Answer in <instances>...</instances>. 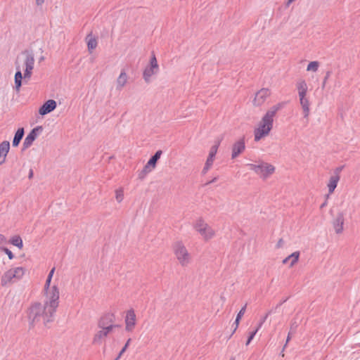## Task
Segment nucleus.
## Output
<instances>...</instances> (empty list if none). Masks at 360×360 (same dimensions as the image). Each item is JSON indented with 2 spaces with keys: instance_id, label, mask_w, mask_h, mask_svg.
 Instances as JSON below:
<instances>
[{
  "instance_id": "nucleus-12",
  "label": "nucleus",
  "mask_w": 360,
  "mask_h": 360,
  "mask_svg": "<svg viewBox=\"0 0 360 360\" xmlns=\"http://www.w3.org/2000/svg\"><path fill=\"white\" fill-rule=\"evenodd\" d=\"M16 72L15 74V88L18 91L22 86V79L24 78V75H22L21 66H20V58H18L15 63Z\"/></svg>"
},
{
  "instance_id": "nucleus-11",
  "label": "nucleus",
  "mask_w": 360,
  "mask_h": 360,
  "mask_svg": "<svg viewBox=\"0 0 360 360\" xmlns=\"http://www.w3.org/2000/svg\"><path fill=\"white\" fill-rule=\"evenodd\" d=\"M245 149V139L241 138L235 142L232 146L231 158H236L240 154L243 153Z\"/></svg>"
},
{
  "instance_id": "nucleus-8",
  "label": "nucleus",
  "mask_w": 360,
  "mask_h": 360,
  "mask_svg": "<svg viewBox=\"0 0 360 360\" xmlns=\"http://www.w3.org/2000/svg\"><path fill=\"white\" fill-rule=\"evenodd\" d=\"M43 127L41 126H37L27 134L23 142V148L26 149L30 147L37 139V137L42 132Z\"/></svg>"
},
{
  "instance_id": "nucleus-40",
  "label": "nucleus",
  "mask_w": 360,
  "mask_h": 360,
  "mask_svg": "<svg viewBox=\"0 0 360 360\" xmlns=\"http://www.w3.org/2000/svg\"><path fill=\"white\" fill-rule=\"evenodd\" d=\"M0 250H4V251L5 252V253L8 255V258H9L10 259H13V257H14L13 254V253H12V252H11V250H9L8 248H1Z\"/></svg>"
},
{
  "instance_id": "nucleus-41",
  "label": "nucleus",
  "mask_w": 360,
  "mask_h": 360,
  "mask_svg": "<svg viewBox=\"0 0 360 360\" xmlns=\"http://www.w3.org/2000/svg\"><path fill=\"white\" fill-rule=\"evenodd\" d=\"M224 138V136L221 135V136L219 137H217L215 141H214V144L213 146H217V148H219L222 139Z\"/></svg>"
},
{
  "instance_id": "nucleus-47",
  "label": "nucleus",
  "mask_w": 360,
  "mask_h": 360,
  "mask_svg": "<svg viewBox=\"0 0 360 360\" xmlns=\"http://www.w3.org/2000/svg\"><path fill=\"white\" fill-rule=\"evenodd\" d=\"M241 319L238 318L236 316V319L235 320V322H234V324L236 325L235 326V328L233 330V333L236 331V330L237 329L238 325H239V323H240V321Z\"/></svg>"
},
{
  "instance_id": "nucleus-30",
  "label": "nucleus",
  "mask_w": 360,
  "mask_h": 360,
  "mask_svg": "<svg viewBox=\"0 0 360 360\" xmlns=\"http://www.w3.org/2000/svg\"><path fill=\"white\" fill-rule=\"evenodd\" d=\"M115 198L118 202H121L124 198V191L123 188H120L115 191Z\"/></svg>"
},
{
  "instance_id": "nucleus-6",
  "label": "nucleus",
  "mask_w": 360,
  "mask_h": 360,
  "mask_svg": "<svg viewBox=\"0 0 360 360\" xmlns=\"http://www.w3.org/2000/svg\"><path fill=\"white\" fill-rule=\"evenodd\" d=\"M24 274L25 269L22 267H16L8 270L1 277V285L6 286L9 283L16 282L23 276Z\"/></svg>"
},
{
  "instance_id": "nucleus-2",
  "label": "nucleus",
  "mask_w": 360,
  "mask_h": 360,
  "mask_svg": "<svg viewBox=\"0 0 360 360\" xmlns=\"http://www.w3.org/2000/svg\"><path fill=\"white\" fill-rule=\"evenodd\" d=\"M284 103H279L271 107L262 118L258 127L254 131L255 141H259L263 137L269 135L273 127L274 117L276 112L283 108Z\"/></svg>"
},
{
  "instance_id": "nucleus-25",
  "label": "nucleus",
  "mask_w": 360,
  "mask_h": 360,
  "mask_svg": "<svg viewBox=\"0 0 360 360\" xmlns=\"http://www.w3.org/2000/svg\"><path fill=\"white\" fill-rule=\"evenodd\" d=\"M162 153V152L160 150L156 151L155 155H153L147 162L148 166H150L151 168L154 169L156 166L158 160L160 158Z\"/></svg>"
},
{
  "instance_id": "nucleus-31",
  "label": "nucleus",
  "mask_w": 360,
  "mask_h": 360,
  "mask_svg": "<svg viewBox=\"0 0 360 360\" xmlns=\"http://www.w3.org/2000/svg\"><path fill=\"white\" fill-rule=\"evenodd\" d=\"M214 162V159H210V158H207L205 165L204 166V168L202 169V174H206L207 171L210 169L211 166L212 165Z\"/></svg>"
},
{
  "instance_id": "nucleus-50",
  "label": "nucleus",
  "mask_w": 360,
  "mask_h": 360,
  "mask_svg": "<svg viewBox=\"0 0 360 360\" xmlns=\"http://www.w3.org/2000/svg\"><path fill=\"white\" fill-rule=\"evenodd\" d=\"M44 2V0H36V4L37 6H41Z\"/></svg>"
},
{
  "instance_id": "nucleus-54",
  "label": "nucleus",
  "mask_w": 360,
  "mask_h": 360,
  "mask_svg": "<svg viewBox=\"0 0 360 360\" xmlns=\"http://www.w3.org/2000/svg\"><path fill=\"white\" fill-rule=\"evenodd\" d=\"M326 202H323V203L321 205V208H322V207H323L326 205Z\"/></svg>"
},
{
  "instance_id": "nucleus-19",
  "label": "nucleus",
  "mask_w": 360,
  "mask_h": 360,
  "mask_svg": "<svg viewBox=\"0 0 360 360\" xmlns=\"http://www.w3.org/2000/svg\"><path fill=\"white\" fill-rule=\"evenodd\" d=\"M51 281V278H46V283L44 285V295H45L46 300H49V294L54 292L53 291L54 289H56V291L57 292V294H58V297H59L60 293H59L58 288L56 285H53L52 287H50Z\"/></svg>"
},
{
  "instance_id": "nucleus-38",
  "label": "nucleus",
  "mask_w": 360,
  "mask_h": 360,
  "mask_svg": "<svg viewBox=\"0 0 360 360\" xmlns=\"http://www.w3.org/2000/svg\"><path fill=\"white\" fill-rule=\"evenodd\" d=\"M257 331H258V328H256L255 330L252 331L250 334V335H249V337L248 338V340H247V342L245 343L246 345H248L250 343V342L252 340V339L254 338V337L256 335V333H257Z\"/></svg>"
},
{
  "instance_id": "nucleus-9",
  "label": "nucleus",
  "mask_w": 360,
  "mask_h": 360,
  "mask_svg": "<svg viewBox=\"0 0 360 360\" xmlns=\"http://www.w3.org/2000/svg\"><path fill=\"white\" fill-rule=\"evenodd\" d=\"M136 314L134 309L128 310L124 320L125 330L128 332L132 331L136 326Z\"/></svg>"
},
{
  "instance_id": "nucleus-18",
  "label": "nucleus",
  "mask_w": 360,
  "mask_h": 360,
  "mask_svg": "<svg viewBox=\"0 0 360 360\" xmlns=\"http://www.w3.org/2000/svg\"><path fill=\"white\" fill-rule=\"evenodd\" d=\"M159 68H153V66H147L143 73V77L146 82L149 83L150 82V77L158 73Z\"/></svg>"
},
{
  "instance_id": "nucleus-17",
  "label": "nucleus",
  "mask_w": 360,
  "mask_h": 360,
  "mask_svg": "<svg viewBox=\"0 0 360 360\" xmlns=\"http://www.w3.org/2000/svg\"><path fill=\"white\" fill-rule=\"evenodd\" d=\"M299 98H300V105H301L302 111H303L304 117L308 118L309 115V111H310L309 101L306 97V96H299Z\"/></svg>"
},
{
  "instance_id": "nucleus-48",
  "label": "nucleus",
  "mask_w": 360,
  "mask_h": 360,
  "mask_svg": "<svg viewBox=\"0 0 360 360\" xmlns=\"http://www.w3.org/2000/svg\"><path fill=\"white\" fill-rule=\"evenodd\" d=\"M295 334L294 333H291L290 331H289L288 333V337H287V340H286V342H285V345L284 346V348L285 347V346L287 345L288 342L290 341V340L291 339V336Z\"/></svg>"
},
{
  "instance_id": "nucleus-4",
  "label": "nucleus",
  "mask_w": 360,
  "mask_h": 360,
  "mask_svg": "<svg viewBox=\"0 0 360 360\" xmlns=\"http://www.w3.org/2000/svg\"><path fill=\"white\" fill-rule=\"evenodd\" d=\"M22 59L21 69L24 70V79H30L34 65V56L32 51L25 50L21 53Z\"/></svg>"
},
{
  "instance_id": "nucleus-45",
  "label": "nucleus",
  "mask_w": 360,
  "mask_h": 360,
  "mask_svg": "<svg viewBox=\"0 0 360 360\" xmlns=\"http://www.w3.org/2000/svg\"><path fill=\"white\" fill-rule=\"evenodd\" d=\"M284 241L282 238L279 239L276 245V248H281L283 246Z\"/></svg>"
},
{
  "instance_id": "nucleus-1",
  "label": "nucleus",
  "mask_w": 360,
  "mask_h": 360,
  "mask_svg": "<svg viewBox=\"0 0 360 360\" xmlns=\"http://www.w3.org/2000/svg\"><path fill=\"white\" fill-rule=\"evenodd\" d=\"M54 292L49 294V300L44 299V304L35 302L27 310V318L30 327L43 323H47L53 321L54 314L58 307L59 301L56 289Z\"/></svg>"
},
{
  "instance_id": "nucleus-46",
  "label": "nucleus",
  "mask_w": 360,
  "mask_h": 360,
  "mask_svg": "<svg viewBox=\"0 0 360 360\" xmlns=\"http://www.w3.org/2000/svg\"><path fill=\"white\" fill-rule=\"evenodd\" d=\"M6 243H7V240H6V237L4 235L0 234V245H4Z\"/></svg>"
},
{
  "instance_id": "nucleus-29",
  "label": "nucleus",
  "mask_w": 360,
  "mask_h": 360,
  "mask_svg": "<svg viewBox=\"0 0 360 360\" xmlns=\"http://www.w3.org/2000/svg\"><path fill=\"white\" fill-rule=\"evenodd\" d=\"M319 66V63L318 61L310 62L307 65V70L316 72Z\"/></svg>"
},
{
  "instance_id": "nucleus-5",
  "label": "nucleus",
  "mask_w": 360,
  "mask_h": 360,
  "mask_svg": "<svg viewBox=\"0 0 360 360\" xmlns=\"http://www.w3.org/2000/svg\"><path fill=\"white\" fill-rule=\"evenodd\" d=\"M173 250L176 258L182 266H186L191 262V256L181 242H176Z\"/></svg>"
},
{
  "instance_id": "nucleus-21",
  "label": "nucleus",
  "mask_w": 360,
  "mask_h": 360,
  "mask_svg": "<svg viewBox=\"0 0 360 360\" xmlns=\"http://www.w3.org/2000/svg\"><path fill=\"white\" fill-rule=\"evenodd\" d=\"M296 87L298 91V96H307V92L308 89L307 84L306 82L303 79H300L296 83Z\"/></svg>"
},
{
  "instance_id": "nucleus-39",
  "label": "nucleus",
  "mask_w": 360,
  "mask_h": 360,
  "mask_svg": "<svg viewBox=\"0 0 360 360\" xmlns=\"http://www.w3.org/2000/svg\"><path fill=\"white\" fill-rule=\"evenodd\" d=\"M271 313V311H269L264 317L261 319L260 322L258 324V326L257 328L258 330L262 326L263 323L265 322L266 319H267L268 316Z\"/></svg>"
},
{
  "instance_id": "nucleus-44",
  "label": "nucleus",
  "mask_w": 360,
  "mask_h": 360,
  "mask_svg": "<svg viewBox=\"0 0 360 360\" xmlns=\"http://www.w3.org/2000/svg\"><path fill=\"white\" fill-rule=\"evenodd\" d=\"M343 167V166L336 167L334 170L333 175L340 176V173L342 172Z\"/></svg>"
},
{
  "instance_id": "nucleus-49",
  "label": "nucleus",
  "mask_w": 360,
  "mask_h": 360,
  "mask_svg": "<svg viewBox=\"0 0 360 360\" xmlns=\"http://www.w3.org/2000/svg\"><path fill=\"white\" fill-rule=\"evenodd\" d=\"M54 271H55V267H53L49 272V275H48V277L49 278H51L52 279V277L53 276V274H54Z\"/></svg>"
},
{
  "instance_id": "nucleus-28",
  "label": "nucleus",
  "mask_w": 360,
  "mask_h": 360,
  "mask_svg": "<svg viewBox=\"0 0 360 360\" xmlns=\"http://www.w3.org/2000/svg\"><path fill=\"white\" fill-rule=\"evenodd\" d=\"M153 169L151 168L150 166H148V165L146 164L143 169L139 172V178L141 179H143L147 175V174L150 172Z\"/></svg>"
},
{
  "instance_id": "nucleus-20",
  "label": "nucleus",
  "mask_w": 360,
  "mask_h": 360,
  "mask_svg": "<svg viewBox=\"0 0 360 360\" xmlns=\"http://www.w3.org/2000/svg\"><path fill=\"white\" fill-rule=\"evenodd\" d=\"M339 180H340V176L332 175L330 177L329 181L327 184V186L328 188L329 194H331L334 192L335 188L337 187Z\"/></svg>"
},
{
  "instance_id": "nucleus-27",
  "label": "nucleus",
  "mask_w": 360,
  "mask_h": 360,
  "mask_svg": "<svg viewBox=\"0 0 360 360\" xmlns=\"http://www.w3.org/2000/svg\"><path fill=\"white\" fill-rule=\"evenodd\" d=\"M10 243L12 245L18 247L20 249L22 248V246H23L22 240L19 236H15L13 237L11 239Z\"/></svg>"
},
{
  "instance_id": "nucleus-14",
  "label": "nucleus",
  "mask_w": 360,
  "mask_h": 360,
  "mask_svg": "<svg viewBox=\"0 0 360 360\" xmlns=\"http://www.w3.org/2000/svg\"><path fill=\"white\" fill-rule=\"evenodd\" d=\"M344 221V214L339 212L333 223L336 233H341L342 232Z\"/></svg>"
},
{
  "instance_id": "nucleus-34",
  "label": "nucleus",
  "mask_w": 360,
  "mask_h": 360,
  "mask_svg": "<svg viewBox=\"0 0 360 360\" xmlns=\"http://www.w3.org/2000/svg\"><path fill=\"white\" fill-rule=\"evenodd\" d=\"M217 150H218V148H217V146H212L210 148L208 158H210V159H214L215 157V155L217 153Z\"/></svg>"
},
{
  "instance_id": "nucleus-10",
  "label": "nucleus",
  "mask_w": 360,
  "mask_h": 360,
  "mask_svg": "<svg viewBox=\"0 0 360 360\" xmlns=\"http://www.w3.org/2000/svg\"><path fill=\"white\" fill-rule=\"evenodd\" d=\"M270 95V91L269 89L263 88L258 91L255 97L253 100V104L255 106L262 105L266 101V98Z\"/></svg>"
},
{
  "instance_id": "nucleus-53",
  "label": "nucleus",
  "mask_w": 360,
  "mask_h": 360,
  "mask_svg": "<svg viewBox=\"0 0 360 360\" xmlns=\"http://www.w3.org/2000/svg\"><path fill=\"white\" fill-rule=\"evenodd\" d=\"M295 1V0H288V2H287V4H286V6H290V4L292 2Z\"/></svg>"
},
{
  "instance_id": "nucleus-57",
  "label": "nucleus",
  "mask_w": 360,
  "mask_h": 360,
  "mask_svg": "<svg viewBox=\"0 0 360 360\" xmlns=\"http://www.w3.org/2000/svg\"><path fill=\"white\" fill-rule=\"evenodd\" d=\"M231 360H234L233 359H231Z\"/></svg>"
},
{
  "instance_id": "nucleus-52",
  "label": "nucleus",
  "mask_w": 360,
  "mask_h": 360,
  "mask_svg": "<svg viewBox=\"0 0 360 360\" xmlns=\"http://www.w3.org/2000/svg\"><path fill=\"white\" fill-rule=\"evenodd\" d=\"M217 180V177H214V179H212L210 181H209L207 184L214 183V182H215Z\"/></svg>"
},
{
  "instance_id": "nucleus-32",
  "label": "nucleus",
  "mask_w": 360,
  "mask_h": 360,
  "mask_svg": "<svg viewBox=\"0 0 360 360\" xmlns=\"http://www.w3.org/2000/svg\"><path fill=\"white\" fill-rule=\"evenodd\" d=\"M97 46V41L95 38H90L87 42L88 49L91 51L94 49Z\"/></svg>"
},
{
  "instance_id": "nucleus-33",
  "label": "nucleus",
  "mask_w": 360,
  "mask_h": 360,
  "mask_svg": "<svg viewBox=\"0 0 360 360\" xmlns=\"http://www.w3.org/2000/svg\"><path fill=\"white\" fill-rule=\"evenodd\" d=\"M131 340V338L127 340L126 344L124 345L123 348L121 349V351L119 352L117 356L116 357V359L115 360H119L121 358L122 355L125 352L127 347H129Z\"/></svg>"
},
{
  "instance_id": "nucleus-56",
  "label": "nucleus",
  "mask_w": 360,
  "mask_h": 360,
  "mask_svg": "<svg viewBox=\"0 0 360 360\" xmlns=\"http://www.w3.org/2000/svg\"><path fill=\"white\" fill-rule=\"evenodd\" d=\"M286 300H283V302L280 303L278 306H280L281 304H282L283 302H285Z\"/></svg>"
},
{
  "instance_id": "nucleus-22",
  "label": "nucleus",
  "mask_w": 360,
  "mask_h": 360,
  "mask_svg": "<svg viewBox=\"0 0 360 360\" xmlns=\"http://www.w3.org/2000/svg\"><path fill=\"white\" fill-rule=\"evenodd\" d=\"M300 252H295L292 253L290 255L288 256L286 258H285L283 260V264H288L290 263V266H292L299 259Z\"/></svg>"
},
{
  "instance_id": "nucleus-15",
  "label": "nucleus",
  "mask_w": 360,
  "mask_h": 360,
  "mask_svg": "<svg viewBox=\"0 0 360 360\" xmlns=\"http://www.w3.org/2000/svg\"><path fill=\"white\" fill-rule=\"evenodd\" d=\"M114 321H115L114 314H106L100 319L98 323V328L114 325L113 324Z\"/></svg>"
},
{
  "instance_id": "nucleus-51",
  "label": "nucleus",
  "mask_w": 360,
  "mask_h": 360,
  "mask_svg": "<svg viewBox=\"0 0 360 360\" xmlns=\"http://www.w3.org/2000/svg\"><path fill=\"white\" fill-rule=\"evenodd\" d=\"M32 176H33V171H32V169H30V172H29L28 177H29V179H31Z\"/></svg>"
},
{
  "instance_id": "nucleus-13",
  "label": "nucleus",
  "mask_w": 360,
  "mask_h": 360,
  "mask_svg": "<svg viewBox=\"0 0 360 360\" xmlns=\"http://www.w3.org/2000/svg\"><path fill=\"white\" fill-rule=\"evenodd\" d=\"M57 103L54 100L50 99L46 101L39 108V113L45 115L56 109Z\"/></svg>"
},
{
  "instance_id": "nucleus-36",
  "label": "nucleus",
  "mask_w": 360,
  "mask_h": 360,
  "mask_svg": "<svg viewBox=\"0 0 360 360\" xmlns=\"http://www.w3.org/2000/svg\"><path fill=\"white\" fill-rule=\"evenodd\" d=\"M150 66H153V68H159L156 57L154 53H153L152 57L150 60Z\"/></svg>"
},
{
  "instance_id": "nucleus-42",
  "label": "nucleus",
  "mask_w": 360,
  "mask_h": 360,
  "mask_svg": "<svg viewBox=\"0 0 360 360\" xmlns=\"http://www.w3.org/2000/svg\"><path fill=\"white\" fill-rule=\"evenodd\" d=\"M246 309V304L241 308V309L239 311V312L237 314V317L241 319L242 316L244 315Z\"/></svg>"
},
{
  "instance_id": "nucleus-7",
  "label": "nucleus",
  "mask_w": 360,
  "mask_h": 360,
  "mask_svg": "<svg viewBox=\"0 0 360 360\" xmlns=\"http://www.w3.org/2000/svg\"><path fill=\"white\" fill-rule=\"evenodd\" d=\"M194 228L205 240H208L214 236V231L202 218L196 221Z\"/></svg>"
},
{
  "instance_id": "nucleus-24",
  "label": "nucleus",
  "mask_w": 360,
  "mask_h": 360,
  "mask_svg": "<svg viewBox=\"0 0 360 360\" xmlns=\"http://www.w3.org/2000/svg\"><path fill=\"white\" fill-rule=\"evenodd\" d=\"M25 134V131L23 128H19L15 134L13 140V146L17 147L20 141L22 140Z\"/></svg>"
},
{
  "instance_id": "nucleus-26",
  "label": "nucleus",
  "mask_w": 360,
  "mask_h": 360,
  "mask_svg": "<svg viewBox=\"0 0 360 360\" xmlns=\"http://www.w3.org/2000/svg\"><path fill=\"white\" fill-rule=\"evenodd\" d=\"M107 336L106 333L101 329L98 330L94 335L93 339V343L94 344H101L102 342V340Z\"/></svg>"
},
{
  "instance_id": "nucleus-23",
  "label": "nucleus",
  "mask_w": 360,
  "mask_h": 360,
  "mask_svg": "<svg viewBox=\"0 0 360 360\" xmlns=\"http://www.w3.org/2000/svg\"><path fill=\"white\" fill-rule=\"evenodd\" d=\"M127 75L124 70H122L117 79V89H121L127 82Z\"/></svg>"
},
{
  "instance_id": "nucleus-16",
  "label": "nucleus",
  "mask_w": 360,
  "mask_h": 360,
  "mask_svg": "<svg viewBox=\"0 0 360 360\" xmlns=\"http://www.w3.org/2000/svg\"><path fill=\"white\" fill-rule=\"evenodd\" d=\"M9 149L10 143L8 141H4L0 143V165L5 162Z\"/></svg>"
},
{
  "instance_id": "nucleus-43",
  "label": "nucleus",
  "mask_w": 360,
  "mask_h": 360,
  "mask_svg": "<svg viewBox=\"0 0 360 360\" xmlns=\"http://www.w3.org/2000/svg\"><path fill=\"white\" fill-rule=\"evenodd\" d=\"M330 74H331L330 71H328L326 72V76H325L324 79H323V84H322V88L325 87L326 81L328 79L329 77L330 76Z\"/></svg>"
},
{
  "instance_id": "nucleus-3",
  "label": "nucleus",
  "mask_w": 360,
  "mask_h": 360,
  "mask_svg": "<svg viewBox=\"0 0 360 360\" xmlns=\"http://www.w3.org/2000/svg\"><path fill=\"white\" fill-rule=\"evenodd\" d=\"M247 167L263 179H268L276 169L274 165L264 161H259L258 164H248Z\"/></svg>"
},
{
  "instance_id": "nucleus-37",
  "label": "nucleus",
  "mask_w": 360,
  "mask_h": 360,
  "mask_svg": "<svg viewBox=\"0 0 360 360\" xmlns=\"http://www.w3.org/2000/svg\"><path fill=\"white\" fill-rule=\"evenodd\" d=\"M297 326H298L297 321L295 319L292 320L291 322V324H290V331L291 333H295Z\"/></svg>"
},
{
  "instance_id": "nucleus-35",
  "label": "nucleus",
  "mask_w": 360,
  "mask_h": 360,
  "mask_svg": "<svg viewBox=\"0 0 360 360\" xmlns=\"http://www.w3.org/2000/svg\"><path fill=\"white\" fill-rule=\"evenodd\" d=\"M116 327H117V325H112V326H104V327H99V328L104 330V332L108 335L112 330V329Z\"/></svg>"
},
{
  "instance_id": "nucleus-55",
  "label": "nucleus",
  "mask_w": 360,
  "mask_h": 360,
  "mask_svg": "<svg viewBox=\"0 0 360 360\" xmlns=\"http://www.w3.org/2000/svg\"><path fill=\"white\" fill-rule=\"evenodd\" d=\"M44 59V56H41L39 59L40 61L43 60Z\"/></svg>"
}]
</instances>
